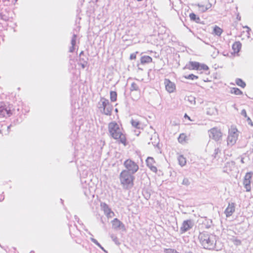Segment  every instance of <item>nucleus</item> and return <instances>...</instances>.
I'll return each instance as SVG.
<instances>
[{"mask_svg":"<svg viewBox=\"0 0 253 253\" xmlns=\"http://www.w3.org/2000/svg\"><path fill=\"white\" fill-rule=\"evenodd\" d=\"M244 28L247 29V31H248V32H249V31H250V30H250V29L248 27H247V26H245V27H244Z\"/></svg>","mask_w":253,"mask_h":253,"instance_id":"39","label":"nucleus"},{"mask_svg":"<svg viewBox=\"0 0 253 253\" xmlns=\"http://www.w3.org/2000/svg\"><path fill=\"white\" fill-rule=\"evenodd\" d=\"M178 140L179 143L184 144L187 142V136L184 133H181L178 138Z\"/></svg>","mask_w":253,"mask_h":253,"instance_id":"17","label":"nucleus"},{"mask_svg":"<svg viewBox=\"0 0 253 253\" xmlns=\"http://www.w3.org/2000/svg\"><path fill=\"white\" fill-rule=\"evenodd\" d=\"M108 131L110 136L120 143L125 146L126 144V138L123 133V128L121 124L116 122H111L108 124Z\"/></svg>","mask_w":253,"mask_h":253,"instance_id":"1","label":"nucleus"},{"mask_svg":"<svg viewBox=\"0 0 253 253\" xmlns=\"http://www.w3.org/2000/svg\"><path fill=\"white\" fill-rule=\"evenodd\" d=\"M184 118H187L188 120H189V121H192L190 119V118L186 114H185V115H184Z\"/></svg>","mask_w":253,"mask_h":253,"instance_id":"36","label":"nucleus"},{"mask_svg":"<svg viewBox=\"0 0 253 253\" xmlns=\"http://www.w3.org/2000/svg\"><path fill=\"white\" fill-rule=\"evenodd\" d=\"M188 68L191 70H199V63L194 61H190L187 65Z\"/></svg>","mask_w":253,"mask_h":253,"instance_id":"16","label":"nucleus"},{"mask_svg":"<svg viewBox=\"0 0 253 253\" xmlns=\"http://www.w3.org/2000/svg\"><path fill=\"white\" fill-rule=\"evenodd\" d=\"M91 241L98 247H100L101 249H103L100 244L95 239L92 238L91 239Z\"/></svg>","mask_w":253,"mask_h":253,"instance_id":"33","label":"nucleus"},{"mask_svg":"<svg viewBox=\"0 0 253 253\" xmlns=\"http://www.w3.org/2000/svg\"><path fill=\"white\" fill-rule=\"evenodd\" d=\"M215 3H216V0H214V3L215 4Z\"/></svg>","mask_w":253,"mask_h":253,"instance_id":"44","label":"nucleus"},{"mask_svg":"<svg viewBox=\"0 0 253 253\" xmlns=\"http://www.w3.org/2000/svg\"><path fill=\"white\" fill-rule=\"evenodd\" d=\"M189 17L191 20L199 23L200 21V17L194 13H191L189 14Z\"/></svg>","mask_w":253,"mask_h":253,"instance_id":"19","label":"nucleus"},{"mask_svg":"<svg viewBox=\"0 0 253 253\" xmlns=\"http://www.w3.org/2000/svg\"><path fill=\"white\" fill-rule=\"evenodd\" d=\"M184 78L186 79H189V80H196L198 79V76L194 75L193 74H190L188 76H185Z\"/></svg>","mask_w":253,"mask_h":253,"instance_id":"26","label":"nucleus"},{"mask_svg":"<svg viewBox=\"0 0 253 253\" xmlns=\"http://www.w3.org/2000/svg\"><path fill=\"white\" fill-rule=\"evenodd\" d=\"M178 160L179 162V164L181 166H185L186 164V159L183 156H179L178 158Z\"/></svg>","mask_w":253,"mask_h":253,"instance_id":"22","label":"nucleus"},{"mask_svg":"<svg viewBox=\"0 0 253 253\" xmlns=\"http://www.w3.org/2000/svg\"><path fill=\"white\" fill-rule=\"evenodd\" d=\"M240 131L235 125L231 126L228 129V136L227 137V144L228 145L233 146L237 142Z\"/></svg>","mask_w":253,"mask_h":253,"instance_id":"3","label":"nucleus"},{"mask_svg":"<svg viewBox=\"0 0 253 253\" xmlns=\"http://www.w3.org/2000/svg\"><path fill=\"white\" fill-rule=\"evenodd\" d=\"M147 166L150 169L156 173L157 172V169L155 166V161L152 157H148L146 160Z\"/></svg>","mask_w":253,"mask_h":253,"instance_id":"11","label":"nucleus"},{"mask_svg":"<svg viewBox=\"0 0 253 253\" xmlns=\"http://www.w3.org/2000/svg\"><path fill=\"white\" fill-rule=\"evenodd\" d=\"M30 253H35V252L34 251H31Z\"/></svg>","mask_w":253,"mask_h":253,"instance_id":"40","label":"nucleus"},{"mask_svg":"<svg viewBox=\"0 0 253 253\" xmlns=\"http://www.w3.org/2000/svg\"><path fill=\"white\" fill-rule=\"evenodd\" d=\"M131 124L133 126H134L136 127H138V126L139 125V123L138 122H136V121H134L133 120H132L131 121Z\"/></svg>","mask_w":253,"mask_h":253,"instance_id":"32","label":"nucleus"},{"mask_svg":"<svg viewBox=\"0 0 253 253\" xmlns=\"http://www.w3.org/2000/svg\"><path fill=\"white\" fill-rule=\"evenodd\" d=\"M231 93L235 95H242L243 92L238 88L233 87L231 90Z\"/></svg>","mask_w":253,"mask_h":253,"instance_id":"23","label":"nucleus"},{"mask_svg":"<svg viewBox=\"0 0 253 253\" xmlns=\"http://www.w3.org/2000/svg\"><path fill=\"white\" fill-rule=\"evenodd\" d=\"M75 42H75V40H73L72 41V43L73 46L75 45Z\"/></svg>","mask_w":253,"mask_h":253,"instance_id":"38","label":"nucleus"},{"mask_svg":"<svg viewBox=\"0 0 253 253\" xmlns=\"http://www.w3.org/2000/svg\"><path fill=\"white\" fill-rule=\"evenodd\" d=\"M223 33V30L217 26H215L213 29V34L220 36L222 33Z\"/></svg>","mask_w":253,"mask_h":253,"instance_id":"18","label":"nucleus"},{"mask_svg":"<svg viewBox=\"0 0 253 253\" xmlns=\"http://www.w3.org/2000/svg\"><path fill=\"white\" fill-rule=\"evenodd\" d=\"M112 227L114 229H118L121 228H124L125 226L123 223L120 221L118 218H114L112 221Z\"/></svg>","mask_w":253,"mask_h":253,"instance_id":"14","label":"nucleus"},{"mask_svg":"<svg viewBox=\"0 0 253 253\" xmlns=\"http://www.w3.org/2000/svg\"><path fill=\"white\" fill-rule=\"evenodd\" d=\"M241 114L244 116L245 118H247V114L246 111L245 109H243L241 111Z\"/></svg>","mask_w":253,"mask_h":253,"instance_id":"35","label":"nucleus"},{"mask_svg":"<svg viewBox=\"0 0 253 253\" xmlns=\"http://www.w3.org/2000/svg\"><path fill=\"white\" fill-rule=\"evenodd\" d=\"M153 59L151 57L148 55H144L141 57L140 59V63L142 65L149 64L152 63Z\"/></svg>","mask_w":253,"mask_h":253,"instance_id":"15","label":"nucleus"},{"mask_svg":"<svg viewBox=\"0 0 253 253\" xmlns=\"http://www.w3.org/2000/svg\"><path fill=\"white\" fill-rule=\"evenodd\" d=\"M252 175L253 172H249L246 173L244 177L243 184L247 192H250L251 190V183Z\"/></svg>","mask_w":253,"mask_h":253,"instance_id":"8","label":"nucleus"},{"mask_svg":"<svg viewBox=\"0 0 253 253\" xmlns=\"http://www.w3.org/2000/svg\"><path fill=\"white\" fill-rule=\"evenodd\" d=\"M235 82L237 85L242 88H245L246 85L245 82L239 78L237 79Z\"/></svg>","mask_w":253,"mask_h":253,"instance_id":"20","label":"nucleus"},{"mask_svg":"<svg viewBox=\"0 0 253 253\" xmlns=\"http://www.w3.org/2000/svg\"><path fill=\"white\" fill-rule=\"evenodd\" d=\"M15 1H17V0H15Z\"/></svg>","mask_w":253,"mask_h":253,"instance_id":"45","label":"nucleus"},{"mask_svg":"<svg viewBox=\"0 0 253 253\" xmlns=\"http://www.w3.org/2000/svg\"><path fill=\"white\" fill-rule=\"evenodd\" d=\"M193 223L191 220H186L183 222L181 226L180 227V232L181 233H184L188 230L191 229L193 227Z\"/></svg>","mask_w":253,"mask_h":253,"instance_id":"9","label":"nucleus"},{"mask_svg":"<svg viewBox=\"0 0 253 253\" xmlns=\"http://www.w3.org/2000/svg\"><path fill=\"white\" fill-rule=\"evenodd\" d=\"M110 100L112 102H115L117 100V93L116 91H111L110 93Z\"/></svg>","mask_w":253,"mask_h":253,"instance_id":"21","label":"nucleus"},{"mask_svg":"<svg viewBox=\"0 0 253 253\" xmlns=\"http://www.w3.org/2000/svg\"><path fill=\"white\" fill-rule=\"evenodd\" d=\"M164 251L166 253H179L176 250L173 249H165Z\"/></svg>","mask_w":253,"mask_h":253,"instance_id":"28","label":"nucleus"},{"mask_svg":"<svg viewBox=\"0 0 253 253\" xmlns=\"http://www.w3.org/2000/svg\"><path fill=\"white\" fill-rule=\"evenodd\" d=\"M103 106L104 108H105L106 106V103L105 101H103L102 103Z\"/></svg>","mask_w":253,"mask_h":253,"instance_id":"37","label":"nucleus"},{"mask_svg":"<svg viewBox=\"0 0 253 253\" xmlns=\"http://www.w3.org/2000/svg\"><path fill=\"white\" fill-rule=\"evenodd\" d=\"M138 1H142V0H137Z\"/></svg>","mask_w":253,"mask_h":253,"instance_id":"42","label":"nucleus"},{"mask_svg":"<svg viewBox=\"0 0 253 253\" xmlns=\"http://www.w3.org/2000/svg\"><path fill=\"white\" fill-rule=\"evenodd\" d=\"M138 89V87L136 85V84L134 83H132V84L131 85V88H130L131 90H137Z\"/></svg>","mask_w":253,"mask_h":253,"instance_id":"31","label":"nucleus"},{"mask_svg":"<svg viewBox=\"0 0 253 253\" xmlns=\"http://www.w3.org/2000/svg\"><path fill=\"white\" fill-rule=\"evenodd\" d=\"M209 70V68L207 65L199 63V70L208 71Z\"/></svg>","mask_w":253,"mask_h":253,"instance_id":"24","label":"nucleus"},{"mask_svg":"<svg viewBox=\"0 0 253 253\" xmlns=\"http://www.w3.org/2000/svg\"><path fill=\"white\" fill-rule=\"evenodd\" d=\"M14 109L9 103H0V118H7L12 115Z\"/></svg>","mask_w":253,"mask_h":253,"instance_id":"4","label":"nucleus"},{"mask_svg":"<svg viewBox=\"0 0 253 253\" xmlns=\"http://www.w3.org/2000/svg\"><path fill=\"white\" fill-rule=\"evenodd\" d=\"M242 47L241 43L238 41L235 42L233 43L232 46V49L233 50V52L231 53L232 54L235 55H238V53L240 52Z\"/></svg>","mask_w":253,"mask_h":253,"instance_id":"13","label":"nucleus"},{"mask_svg":"<svg viewBox=\"0 0 253 253\" xmlns=\"http://www.w3.org/2000/svg\"><path fill=\"white\" fill-rule=\"evenodd\" d=\"M209 136L210 138L215 141L220 140L223 135V133L220 128L217 126H214L208 130Z\"/></svg>","mask_w":253,"mask_h":253,"instance_id":"5","label":"nucleus"},{"mask_svg":"<svg viewBox=\"0 0 253 253\" xmlns=\"http://www.w3.org/2000/svg\"><path fill=\"white\" fill-rule=\"evenodd\" d=\"M182 184L185 185H189L190 184V181L188 178H184L182 181Z\"/></svg>","mask_w":253,"mask_h":253,"instance_id":"30","label":"nucleus"},{"mask_svg":"<svg viewBox=\"0 0 253 253\" xmlns=\"http://www.w3.org/2000/svg\"><path fill=\"white\" fill-rule=\"evenodd\" d=\"M124 165L126 170L132 174L135 173L139 169L138 165L130 159L126 160Z\"/></svg>","mask_w":253,"mask_h":253,"instance_id":"6","label":"nucleus"},{"mask_svg":"<svg viewBox=\"0 0 253 253\" xmlns=\"http://www.w3.org/2000/svg\"><path fill=\"white\" fill-rule=\"evenodd\" d=\"M213 4L209 2L207 3L202 4V3H198L197 6L199 8V10L201 12H205L209 9H210L212 6Z\"/></svg>","mask_w":253,"mask_h":253,"instance_id":"12","label":"nucleus"},{"mask_svg":"<svg viewBox=\"0 0 253 253\" xmlns=\"http://www.w3.org/2000/svg\"><path fill=\"white\" fill-rule=\"evenodd\" d=\"M138 53V52L136 51L135 53H131L130 55L129 59L130 60H135L136 58V55Z\"/></svg>","mask_w":253,"mask_h":253,"instance_id":"29","label":"nucleus"},{"mask_svg":"<svg viewBox=\"0 0 253 253\" xmlns=\"http://www.w3.org/2000/svg\"><path fill=\"white\" fill-rule=\"evenodd\" d=\"M82 67H83V68H84V65H82Z\"/></svg>","mask_w":253,"mask_h":253,"instance_id":"43","label":"nucleus"},{"mask_svg":"<svg viewBox=\"0 0 253 253\" xmlns=\"http://www.w3.org/2000/svg\"><path fill=\"white\" fill-rule=\"evenodd\" d=\"M235 211V204L229 203L225 210L224 213L226 217L231 216Z\"/></svg>","mask_w":253,"mask_h":253,"instance_id":"10","label":"nucleus"},{"mask_svg":"<svg viewBox=\"0 0 253 253\" xmlns=\"http://www.w3.org/2000/svg\"><path fill=\"white\" fill-rule=\"evenodd\" d=\"M248 120H251L250 118L248 117Z\"/></svg>","mask_w":253,"mask_h":253,"instance_id":"41","label":"nucleus"},{"mask_svg":"<svg viewBox=\"0 0 253 253\" xmlns=\"http://www.w3.org/2000/svg\"><path fill=\"white\" fill-rule=\"evenodd\" d=\"M134 176L126 170H123L120 174L121 183L126 188L131 187L133 185Z\"/></svg>","mask_w":253,"mask_h":253,"instance_id":"2","label":"nucleus"},{"mask_svg":"<svg viewBox=\"0 0 253 253\" xmlns=\"http://www.w3.org/2000/svg\"><path fill=\"white\" fill-rule=\"evenodd\" d=\"M105 214L108 218L113 217L115 215V213L111 209L108 210V211L105 212Z\"/></svg>","mask_w":253,"mask_h":253,"instance_id":"25","label":"nucleus"},{"mask_svg":"<svg viewBox=\"0 0 253 253\" xmlns=\"http://www.w3.org/2000/svg\"><path fill=\"white\" fill-rule=\"evenodd\" d=\"M101 207L104 213L108 211V210L111 209L109 208L108 206L105 203H101Z\"/></svg>","mask_w":253,"mask_h":253,"instance_id":"27","label":"nucleus"},{"mask_svg":"<svg viewBox=\"0 0 253 253\" xmlns=\"http://www.w3.org/2000/svg\"><path fill=\"white\" fill-rule=\"evenodd\" d=\"M205 243H206L208 244H211V245H212V243H211V241L210 240V238H208V239H205L204 241H203V244H205Z\"/></svg>","mask_w":253,"mask_h":253,"instance_id":"34","label":"nucleus"},{"mask_svg":"<svg viewBox=\"0 0 253 253\" xmlns=\"http://www.w3.org/2000/svg\"><path fill=\"white\" fill-rule=\"evenodd\" d=\"M164 85L165 89L169 93L174 92L176 90V85L174 83L168 79L164 80Z\"/></svg>","mask_w":253,"mask_h":253,"instance_id":"7","label":"nucleus"}]
</instances>
